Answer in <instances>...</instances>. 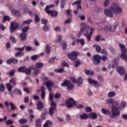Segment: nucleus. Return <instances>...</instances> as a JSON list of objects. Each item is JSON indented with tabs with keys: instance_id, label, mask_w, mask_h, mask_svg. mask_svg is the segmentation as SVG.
<instances>
[{
	"instance_id": "1",
	"label": "nucleus",
	"mask_w": 127,
	"mask_h": 127,
	"mask_svg": "<svg viewBox=\"0 0 127 127\" xmlns=\"http://www.w3.org/2000/svg\"><path fill=\"white\" fill-rule=\"evenodd\" d=\"M82 27L81 28L80 32L77 34V36L78 38L81 37L82 32H85L84 35L87 38V40L90 42L92 41L91 37L93 35V32L95 31V28H90L89 26H86V25L84 23L81 24Z\"/></svg>"
},
{
	"instance_id": "2",
	"label": "nucleus",
	"mask_w": 127,
	"mask_h": 127,
	"mask_svg": "<svg viewBox=\"0 0 127 127\" xmlns=\"http://www.w3.org/2000/svg\"><path fill=\"white\" fill-rule=\"evenodd\" d=\"M113 11L114 13L116 14H120V13H122L123 11V9L119 6L116 3H114L110 8L109 10L108 9H105L104 10V12L106 16L108 17H113Z\"/></svg>"
},
{
	"instance_id": "3",
	"label": "nucleus",
	"mask_w": 127,
	"mask_h": 127,
	"mask_svg": "<svg viewBox=\"0 0 127 127\" xmlns=\"http://www.w3.org/2000/svg\"><path fill=\"white\" fill-rule=\"evenodd\" d=\"M119 47L121 50V54L120 57L123 59V60H125L126 62H127V55L126 54L127 52V49L126 48V46L124 45L121 44V43L119 44Z\"/></svg>"
},
{
	"instance_id": "4",
	"label": "nucleus",
	"mask_w": 127,
	"mask_h": 127,
	"mask_svg": "<svg viewBox=\"0 0 127 127\" xmlns=\"http://www.w3.org/2000/svg\"><path fill=\"white\" fill-rule=\"evenodd\" d=\"M111 114L112 116H110V118L115 119L116 117H119L120 115V110L119 108L116 107L115 106H113L111 107Z\"/></svg>"
},
{
	"instance_id": "5",
	"label": "nucleus",
	"mask_w": 127,
	"mask_h": 127,
	"mask_svg": "<svg viewBox=\"0 0 127 127\" xmlns=\"http://www.w3.org/2000/svg\"><path fill=\"white\" fill-rule=\"evenodd\" d=\"M74 106H77V103L72 98H69L65 101V107L68 109L73 108Z\"/></svg>"
},
{
	"instance_id": "6",
	"label": "nucleus",
	"mask_w": 127,
	"mask_h": 127,
	"mask_svg": "<svg viewBox=\"0 0 127 127\" xmlns=\"http://www.w3.org/2000/svg\"><path fill=\"white\" fill-rule=\"evenodd\" d=\"M87 81L89 84H93L94 87L95 88H99V87H102V86H103L101 83L98 82V81L93 80L92 78H88L87 79Z\"/></svg>"
},
{
	"instance_id": "7",
	"label": "nucleus",
	"mask_w": 127,
	"mask_h": 127,
	"mask_svg": "<svg viewBox=\"0 0 127 127\" xmlns=\"http://www.w3.org/2000/svg\"><path fill=\"white\" fill-rule=\"evenodd\" d=\"M92 62L95 65H99L101 63V56L99 55H94L92 57Z\"/></svg>"
},
{
	"instance_id": "8",
	"label": "nucleus",
	"mask_w": 127,
	"mask_h": 127,
	"mask_svg": "<svg viewBox=\"0 0 127 127\" xmlns=\"http://www.w3.org/2000/svg\"><path fill=\"white\" fill-rule=\"evenodd\" d=\"M67 56L70 59V60L75 61V60L77 59V57L78 56V52L73 51L71 53L67 54Z\"/></svg>"
},
{
	"instance_id": "9",
	"label": "nucleus",
	"mask_w": 127,
	"mask_h": 127,
	"mask_svg": "<svg viewBox=\"0 0 127 127\" xmlns=\"http://www.w3.org/2000/svg\"><path fill=\"white\" fill-rule=\"evenodd\" d=\"M57 104H51V107L49 109V115L52 117L54 115V112L57 111Z\"/></svg>"
},
{
	"instance_id": "10",
	"label": "nucleus",
	"mask_w": 127,
	"mask_h": 127,
	"mask_svg": "<svg viewBox=\"0 0 127 127\" xmlns=\"http://www.w3.org/2000/svg\"><path fill=\"white\" fill-rule=\"evenodd\" d=\"M4 105L7 108H8V106H10L11 111H14V110H16V109H17L16 106H15V105H14L13 103H12V102L8 103L7 101H5Z\"/></svg>"
},
{
	"instance_id": "11",
	"label": "nucleus",
	"mask_w": 127,
	"mask_h": 127,
	"mask_svg": "<svg viewBox=\"0 0 127 127\" xmlns=\"http://www.w3.org/2000/svg\"><path fill=\"white\" fill-rule=\"evenodd\" d=\"M18 26H19V24L18 23L14 22H11L10 28V31L11 33L13 32L15 29L18 28Z\"/></svg>"
},
{
	"instance_id": "12",
	"label": "nucleus",
	"mask_w": 127,
	"mask_h": 127,
	"mask_svg": "<svg viewBox=\"0 0 127 127\" xmlns=\"http://www.w3.org/2000/svg\"><path fill=\"white\" fill-rule=\"evenodd\" d=\"M7 64H17L18 63V60L14 58H11L6 61Z\"/></svg>"
},
{
	"instance_id": "13",
	"label": "nucleus",
	"mask_w": 127,
	"mask_h": 127,
	"mask_svg": "<svg viewBox=\"0 0 127 127\" xmlns=\"http://www.w3.org/2000/svg\"><path fill=\"white\" fill-rule=\"evenodd\" d=\"M44 107V104L41 101H38L37 103V110L38 111H42L43 110V108Z\"/></svg>"
},
{
	"instance_id": "14",
	"label": "nucleus",
	"mask_w": 127,
	"mask_h": 127,
	"mask_svg": "<svg viewBox=\"0 0 127 127\" xmlns=\"http://www.w3.org/2000/svg\"><path fill=\"white\" fill-rule=\"evenodd\" d=\"M117 71L120 74L121 76H123V75H125L126 74V70L124 69V68L122 66H119L117 68Z\"/></svg>"
},
{
	"instance_id": "15",
	"label": "nucleus",
	"mask_w": 127,
	"mask_h": 127,
	"mask_svg": "<svg viewBox=\"0 0 127 127\" xmlns=\"http://www.w3.org/2000/svg\"><path fill=\"white\" fill-rule=\"evenodd\" d=\"M31 68L32 70H35L34 71V75L35 76H38V74L40 72V71H41V69L40 68H36V67L34 66H31Z\"/></svg>"
},
{
	"instance_id": "16",
	"label": "nucleus",
	"mask_w": 127,
	"mask_h": 127,
	"mask_svg": "<svg viewBox=\"0 0 127 127\" xmlns=\"http://www.w3.org/2000/svg\"><path fill=\"white\" fill-rule=\"evenodd\" d=\"M19 38L21 41H25L27 38L26 33H21L19 35Z\"/></svg>"
},
{
	"instance_id": "17",
	"label": "nucleus",
	"mask_w": 127,
	"mask_h": 127,
	"mask_svg": "<svg viewBox=\"0 0 127 127\" xmlns=\"http://www.w3.org/2000/svg\"><path fill=\"white\" fill-rule=\"evenodd\" d=\"M46 12L48 13V14H51L52 17H57V15H58V12L56 11H48V12Z\"/></svg>"
},
{
	"instance_id": "18",
	"label": "nucleus",
	"mask_w": 127,
	"mask_h": 127,
	"mask_svg": "<svg viewBox=\"0 0 127 127\" xmlns=\"http://www.w3.org/2000/svg\"><path fill=\"white\" fill-rule=\"evenodd\" d=\"M93 48H95V50L97 53H101V52H102V48L97 44L93 45Z\"/></svg>"
},
{
	"instance_id": "19",
	"label": "nucleus",
	"mask_w": 127,
	"mask_h": 127,
	"mask_svg": "<svg viewBox=\"0 0 127 127\" xmlns=\"http://www.w3.org/2000/svg\"><path fill=\"white\" fill-rule=\"evenodd\" d=\"M41 91L42 92L41 93V98L42 100H44L45 99V87L44 86L41 87Z\"/></svg>"
},
{
	"instance_id": "20",
	"label": "nucleus",
	"mask_w": 127,
	"mask_h": 127,
	"mask_svg": "<svg viewBox=\"0 0 127 127\" xmlns=\"http://www.w3.org/2000/svg\"><path fill=\"white\" fill-rule=\"evenodd\" d=\"M88 117L91 119V120H96L98 118V116L95 112H92L89 114Z\"/></svg>"
},
{
	"instance_id": "21",
	"label": "nucleus",
	"mask_w": 127,
	"mask_h": 127,
	"mask_svg": "<svg viewBox=\"0 0 127 127\" xmlns=\"http://www.w3.org/2000/svg\"><path fill=\"white\" fill-rule=\"evenodd\" d=\"M31 22H32V20L31 19L23 21L22 23V26H24V25H25V24H26L27 25H29L31 23Z\"/></svg>"
},
{
	"instance_id": "22",
	"label": "nucleus",
	"mask_w": 127,
	"mask_h": 127,
	"mask_svg": "<svg viewBox=\"0 0 127 127\" xmlns=\"http://www.w3.org/2000/svg\"><path fill=\"white\" fill-rule=\"evenodd\" d=\"M70 81L67 79H65L63 83L61 84L62 87H67Z\"/></svg>"
},
{
	"instance_id": "23",
	"label": "nucleus",
	"mask_w": 127,
	"mask_h": 127,
	"mask_svg": "<svg viewBox=\"0 0 127 127\" xmlns=\"http://www.w3.org/2000/svg\"><path fill=\"white\" fill-rule=\"evenodd\" d=\"M53 95H54L53 93H50L49 95V100L51 102V104H56V103L53 101Z\"/></svg>"
},
{
	"instance_id": "24",
	"label": "nucleus",
	"mask_w": 127,
	"mask_h": 127,
	"mask_svg": "<svg viewBox=\"0 0 127 127\" xmlns=\"http://www.w3.org/2000/svg\"><path fill=\"white\" fill-rule=\"evenodd\" d=\"M47 115V110H43L42 112V114L41 115V120H46L45 116Z\"/></svg>"
},
{
	"instance_id": "25",
	"label": "nucleus",
	"mask_w": 127,
	"mask_h": 127,
	"mask_svg": "<svg viewBox=\"0 0 127 127\" xmlns=\"http://www.w3.org/2000/svg\"><path fill=\"white\" fill-rule=\"evenodd\" d=\"M101 112L102 113V114H104V115H111V111H110L109 110H107L105 108H102L101 109Z\"/></svg>"
},
{
	"instance_id": "26",
	"label": "nucleus",
	"mask_w": 127,
	"mask_h": 127,
	"mask_svg": "<svg viewBox=\"0 0 127 127\" xmlns=\"http://www.w3.org/2000/svg\"><path fill=\"white\" fill-rule=\"evenodd\" d=\"M35 127H41V120H40V119H36L35 121Z\"/></svg>"
},
{
	"instance_id": "27",
	"label": "nucleus",
	"mask_w": 127,
	"mask_h": 127,
	"mask_svg": "<svg viewBox=\"0 0 127 127\" xmlns=\"http://www.w3.org/2000/svg\"><path fill=\"white\" fill-rule=\"evenodd\" d=\"M66 87L68 91H70V90H72V89H74V85L69 81V83H68Z\"/></svg>"
},
{
	"instance_id": "28",
	"label": "nucleus",
	"mask_w": 127,
	"mask_h": 127,
	"mask_svg": "<svg viewBox=\"0 0 127 127\" xmlns=\"http://www.w3.org/2000/svg\"><path fill=\"white\" fill-rule=\"evenodd\" d=\"M24 73H25V74H26V75H29L31 73V66L30 67H28V68H25V71L24 72Z\"/></svg>"
},
{
	"instance_id": "29",
	"label": "nucleus",
	"mask_w": 127,
	"mask_h": 127,
	"mask_svg": "<svg viewBox=\"0 0 127 127\" xmlns=\"http://www.w3.org/2000/svg\"><path fill=\"white\" fill-rule=\"evenodd\" d=\"M46 49V53L47 54H50V52H51V51L50 50V45L49 44H47L45 47Z\"/></svg>"
},
{
	"instance_id": "30",
	"label": "nucleus",
	"mask_w": 127,
	"mask_h": 127,
	"mask_svg": "<svg viewBox=\"0 0 127 127\" xmlns=\"http://www.w3.org/2000/svg\"><path fill=\"white\" fill-rule=\"evenodd\" d=\"M89 118V115L87 114H84L80 115V120H87Z\"/></svg>"
},
{
	"instance_id": "31",
	"label": "nucleus",
	"mask_w": 127,
	"mask_h": 127,
	"mask_svg": "<svg viewBox=\"0 0 127 127\" xmlns=\"http://www.w3.org/2000/svg\"><path fill=\"white\" fill-rule=\"evenodd\" d=\"M54 85V83L52 81H47L46 82V86L47 87H52V86Z\"/></svg>"
},
{
	"instance_id": "32",
	"label": "nucleus",
	"mask_w": 127,
	"mask_h": 127,
	"mask_svg": "<svg viewBox=\"0 0 127 127\" xmlns=\"http://www.w3.org/2000/svg\"><path fill=\"white\" fill-rule=\"evenodd\" d=\"M76 83H77L78 87H80V85L83 84V79L81 77H79L77 80Z\"/></svg>"
},
{
	"instance_id": "33",
	"label": "nucleus",
	"mask_w": 127,
	"mask_h": 127,
	"mask_svg": "<svg viewBox=\"0 0 127 127\" xmlns=\"http://www.w3.org/2000/svg\"><path fill=\"white\" fill-rule=\"evenodd\" d=\"M13 93L16 94L17 95H20V96L22 95V92H21V90H20V89H15L13 90Z\"/></svg>"
},
{
	"instance_id": "34",
	"label": "nucleus",
	"mask_w": 127,
	"mask_h": 127,
	"mask_svg": "<svg viewBox=\"0 0 127 127\" xmlns=\"http://www.w3.org/2000/svg\"><path fill=\"white\" fill-rule=\"evenodd\" d=\"M51 125H52V123H51V122L50 121L48 120L45 122V123L44 124L43 127H51Z\"/></svg>"
},
{
	"instance_id": "35",
	"label": "nucleus",
	"mask_w": 127,
	"mask_h": 127,
	"mask_svg": "<svg viewBox=\"0 0 127 127\" xmlns=\"http://www.w3.org/2000/svg\"><path fill=\"white\" fill-rule=\"evenodd\" d=\"M74 61L75 62L74 66L76 68H77V67H79V66L81 65V61H80V60L77 59L76 61L75 60Z\"/></svg>"
},
{
	"instance_id": "36",
	"label": "nucleus",
	"mask_w": 127,
	"mask_h": 127,
	"mask_svg": "<svg viewBox=\"0 0 127 127\" xmlns=\"http://www.w3.org/2000/svg\"><path fill=\"white\" fill-rule=\"evenodd\" d=\"M25 68H26V66H20L18 69V72H19L20 73H24Z\"/></svg>"
},
{
	"instance_id": "37",
	"label": "nucleus",
	"mask_w": 127,
	"mask_h": 127,
	"mask_svg": "<svg viewBox=\"0 0 127 127\" xmlns=\"http://www.w3.org/2000/svg\"><path fill=\"white\" fill-rule=\"evenodd\" d=\"M85 73L86 75H91V76H93L95 74V72L94 71H90L89 70L86 69L85 70Z\"/></svg>"
},
{
	"instance_id": "38",
	"label": "nucleus",
	"mask_w": 127,
	"mask_h": 127,
	"mask_svg": "<svg viewBox=\"0 0 127 127\" xmlns=\"http://www.w3.org/2000/svg\"><path fill=\"white\" fill-rule=\"evenodd\" d=\"M18 123L20 124V125H24V124H26L27 123V120L25 119H21L18 120Z\"/></svg>"
},
{
	"instance_id": "39",
	"label": "nucleus",
	"mask_w": 127,
	"mask_h": 127,
	"mask_svg": "<svg viewBox=\"0 0 127 127\" xmlns=\"http://www.w3.org/2000/svg\"><path fill=\"white\" fill-rule=\"evenodd\" d=\"M36 69H39V68H42L43 67V63H37L35 64Z\"/></svg>"
},
{
	"instance_id": "40",
	"label": "nucleus",
	"mask_w": 127,
	"mask_h": 127,
	"mask_svg": "<svg viewBox=\"0 0 127 127\" xmlns=\"http://www.w3.org/2000/svg\"><path fill=\"white\" fill-rule=\"evenodd\" d=\"M24 55V53L21 52H18L15 54V57H21Z\"/></svg>"
},
{
	"instance_id": "41",
	"label": "nucleus",
	"mask_w": 127,
	"mask_h": 127,
	"mask_svg": "<svg viewBox=\"0 0 127 127\" xmlns=\"http://www.w3.org/2000/svg\"><path fill=\"white\" fill-rule=\"evenodd\" d=\"M115 95H116V93L114 91H111L109 92L107 95L108 97H109V98H113V97H114Z\"/></svg>"
},
{
	"instance_id": "42",
	"label": "nucleus",
	"mask_w": 127,
	"mask_h": 127,
	"mask_svg": "<svg viewBox=\"0 0 127 127\" xmlns=\"http://www.w3.org/2000/svg\"><path fill=\"white\" fill-rule=\"evenodd\" d=\"M6 87L8 91V92H11V90H12V87L10 83H6Z\"/></svg>"
},
{
	"instance_id": "43",
	"label": "nucleus",
	"mask_w": 127,
	"mask_h": 127,
	"mask_svg": "<svg viewBox=\"0 0 127 127\" xmlns=\"http://www.w3.org/2000/svg\"><path fill=\"white\" fill-rule=\"evenodd\" d=\"M29 29V26H25L22 29V33H26L27 31H28Z\"/></svg>"
},
{
	"instance_id": "44",
	"label": "nucleus",
	"mask_w": 127,
	"mask_h": 127,
	"mask_svg": "<svg viewBox=\"0 0 127 127\" xmlns=\"http://www.w3.org/2000/svg\"><path fill=\"white\" fill-rule=\"evenodd\" d=\"M61 45H62L63 49H64V50H65V49H66V48H67V43H66V42L63 41L61 44Z\"/></svg>"
},
{
	"instance_id": "45",
	"label": "nucleus",
	"mask_w": 127,
	"mask_h": 127,
	"mask_svg": "<svg viewBox=\"0 0 127 127\" xmlns=\"http://www.w3.org/2000/svg\"><path fill=\"white\" fill-rule=\"evenodd\" d=\"M12 14L13 15H17V16H19V12L17 10H12Z\"/></svg>"
},
{
	"instance_id": "46",
	"label": "nucleus",
	"mask_w": 127,
	"mask_h": 127,
	"mask_svg": "<svg viewBox=\"0 0 127 127\" xmlns=\"http://www.w3.org/2000/svg\"><path fill=\"white\" fill-rule=\"evenodd\" d=\"M115 106V107H119L120 106V102L119 101H117L116 100L113 101V103L112 105V107Z\"/></svg>"
},
{
	"instance_id": "47",
	"label": "nucleus",
	"mask_w": 127,
	"mask_h": 127,
	"mask_svg": "<svg viewBox=\"0 0 127 127\" xmlns=\"http://www.w3.org/2000/svg\"><path fill=\"white\" fill-rule=\"evenodd\" d=\"M77 42H80L82 46H84V45H85V41L83 39H78L77 40Z\"/></svg>"
},
{
	"instance_id": "48",
	"label": "nucleus",
	"mask_w": 127,
	"mask_h": 127,
	"mask_svg": "<svg viewBox=\"0 0 127 127\" xmlns=\"http://www.w3.org/2000/svg\"><path fill=\"white\" fill-rule=\"evenodd\" d=\"M56 73H63L64 71V68H62L54 70Z\"/></svg>"
},
{
	"instance_id": "49",
	"label": "nucleus",
	"mask_w": 127,
	"mask_h": 127,
	"mask_svg": "<svg viewBox=\"0 0 127 127\" xmlns=\"http://www.w3.org/2000/svg\"><path fill=\"white\" fill-rule=\"evenodd\" d=\"M35 22H36V23H38V22H39V21H40V18H39V17L38 16V15H37V14H35Z\"/></svg>"
},
{
	"instance_id": "50",
	"label": "nucleus",
	"mask_w": 127,
	"mask_h": 127,
	"mask_svg": "<svg viewBox=\"0 0 127 127\" xmlns=\"http://www.w3.org/2000/svg\"><path fill=\"white\" fill-rule=\"evenodd\" d=\"M10 40H11L12 43H16V39L14 37L11 36L9 37Z\"/></svg>"
},
{
	"instance_id": "51",
	"label": "nucleus",
	"mask_w": 127,
	"mask_h": 127,
	"mask_svg": "<svg viewBox=\"0 0 127 127\" xmlns=\"http://www.w3.org/2000/svg\"><path fill=\"white\" fill-rule=\"evenodd\" d=\"M38 55H33L31 56V60H32L33 61H35V60H37V59H38Z\"/></svg>"
},
{
	"instance_id": "52",
	"label": "nucleus",
	"mask_w": 127,
	"mask_h": 127,
	"mask_svg": "<svg viewBox=\"0 0 127 127\" xmlns=\"http://www.w3.org/2000/svg\"><path fill=\"white\" fill-rule=\"evenodd\" d=\"M16 79L15 78H11L9 80V83H12L14 86H15L16 85Z\"/></svg>"
},
{
	"instance_id": "53",
	"label": "nucleus",
	"mask_w": 127,
	"mask_h": 127,
	"mask_svg": "<svg viewBox=\"0 0 127 127\" xmlns=\"http://www.w3.org/2000/svg\"><path fill=\"white\" fill-rule=\"evenodd\" d=\"M65 1L62 0L61 2V9H63L64 7H65Z\"/></svg>"
},
{
	"instance_id": "54",
	"label": "nucleus",
	"mask_w": 127,
	"mask_h": 127,
	"mask_svg": "<svg viewBox=\"0 0 127 127\" xmlns=\"http://www.w3.org/2000/svg\"><path fill=\"white\" fill-rule=\"evenodd\" d=\"M10 20V18L8 16H4L3 19V22H4V21H9Z\"/></svg>"
},
{
	"instance_id": "55",
	"label": "nucleus",
	"mask_w": 127,
	"mask_h": 127,
	"mask_svg": "<svg viewBox=\"0 0 127 127\" xmlns=\"http://www.w3.org/2000/svg\"><path fill=\"white\" fill-rule=\"evenodd\" d=\"M62 66L64 67H67V68L69 67V64H67L65 61H63L61 63Z\"/></svg>"
},
{
	"instance_id": "56",
	"label": "nucleus",
	"mask_w": 127,
	"mask_h": 127,
	"mask_svg": "<svg viewBox=\"0 0 127 127\" xmlns=\"http://www.w3.org/2000/svg\"><path fill=\"white\" fill-rule=\"evenodd\" d=\"M106 103H107V104H110L111 105H113V103H114V100L111 99H106Z\"/></svg>"
},
{
	"instance_id": "57",
	"label": "nucleus",
	"mask_w": 127,
	"mask_h": 127,
	"mask_svg": "<svg viewBox=\"0 0 127 127\" xmlns=\"http://www.w3.org/2000/svg\"><path fill=\"white\" fill-rule=\"evenodd\" d=\"M107 59H108V57H107V56H100V61L101 60H102V61H107Z\"/></svg>"
},
{
	"instance_id": "58",
	"label": "nucleus",
	"mask_w": 127,
	"mask_h": 127,
	"mask_svg": "<svg viewBox=\"0 0 127 127\" xmlns=\"http://www.w3.org/2000/svg\"><path fill=\"white\" fill-rule=\"evenodd\" d=\"M5 88H4V85L2 84L0 85V92H4Z\"/></svg>"
},
{
	"instance_id": "59",
	"label": "nucleus",
	"mask_w": 127,
	"mask_h": 127,
	"mask_svg": "<svg viewBox=\"0 0 127 127\" xmlns=\"http://www.w3.org/2000/svg\"><path fill=\"white\" fill-rule=\"evenodd\" d=\"M70 80L72 83H74V84L77 83V81L76 80V78L74 77H70Z\"/></svg>"
},
{
	"instance_id": "60",
	"label": "nucleus",
	"mask_w": 127,
	"mask_h": 127,
	"mask_svg": "<svg viewBox=\"0 0 127 127\" xmlns=\"http://www.w3.org/2000/svg\"><path fill=\"white\" fill-rule=\"evenodd\" d=\"M24 48H25V46L23 47L22 48H15V50H17L18 51H23L24 50Z\"/></svg>"
},
{
	"instance_id": "61",
	"label": "nucleus",
	"mask_w": 127,
	"mask_h": 127,
	"mask_svg": "<svg viewBox=\"0 0 127 127\" xmlns=\"http://www.w3.org/2000/svg\"><path fill=\"white\" fill-rule=\"evenodd\" d=\"M80 3H81V0H78L77 1L73 2L72 4V5L74 6L76 4L78 5V4H79Z\"/></svg>"
},
{
	"instance_id": "62",
	"label": "nucleus",
	"mask_w": 127,
	"mask_h": 127,
	"mask_svg": "<svg viewBox=\"0 0 127 127\" xmlns=\"http://www.w3.org/2000/svg\"><path fill=\"white\" fill-rule=\"evenodd\" d=\"M97 79L100 81V82H102L104 81V78H103V76H102L101 75H97Z\"/></svg>"
},
{
	"instance_id": "63",
	"label": "nucleus",
	"mask_w": 127,
	"mask_h": 127,
	"mask_svg": "<svg viewBox=\"0 0 127 127\" xmlns=\"http://www.w3.org/2000/svg\"><path fill=\"white\" fill-rule=\"evenodd\" d=\"M121 106L122 108H126V106H127V103L125 101H123L121 103Z\"/></svg>"
},
{
	"instance_id": "64",
	"label": "nucleus",
	"mask_w": 127,
	"mask_h": 127,
	"mask_svg": "<svg viewBox=\"0 0 127 127\" xmlns=\"http://www.w3.org/2000/svg\"><path fill=\"white\" fill-rule=\"evenodd\" d=\"M5 124L6 126H10V125H12V121L8 120V121H6Z\"/></svg>"
}]
</instances>
